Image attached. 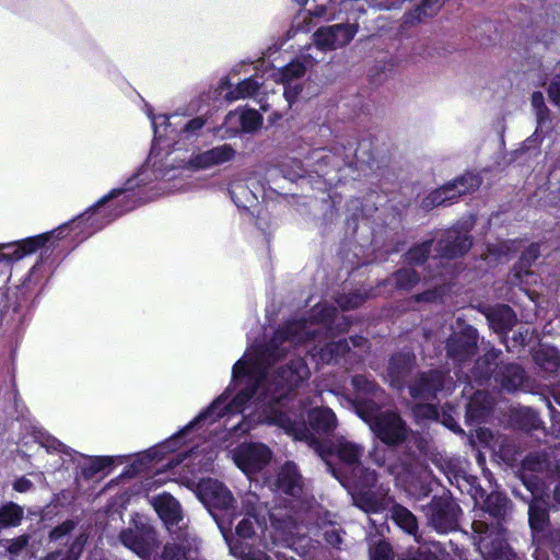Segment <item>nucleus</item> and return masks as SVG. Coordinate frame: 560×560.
<instances>
[{"mask_svg": "<svg viewBox=\"0 0 560 560\" xmlns=\"http://www.w3.org/2000/svg\"><path fill=\"white\" fill-rule=\"evenodd\" d=\"M350 326L347 316L335 307L317 304L310 318H293L279 327L266 345L250 346L232 368V377L225 390L202 410L191 423L213 424L224 420L230 431L246 434L258 424L277 425L294 440L305 442L326 463L332 476L343 483L338 471L326 459L316 434L328 435L338 425L335 412L328 407L308 411V424L303 408L295 409L292 392L305 383L310 368L301 357H311L316 365L337 363L346 355L360 357L368 340L351 337L353 350L340 339Z\"/></svg>", "mask_w": 560, "mask_h": 560, "instance_id": "obj_1", "label": "nucleus"}, {"mask_svg": "<svg viewBox=\"0 0 560 560\" xmlns=\"http://www.w3.org/2000/svg\"><path fill=\"white\" fill-rule=\"evenodd\" d=\"M196 419L197 417L164 442L138 453L125 468L122 476L133 477L167 460L162 466L165 470L156 468L155 481L164 482L161 475L168 471L171 476L167 479L194 490L213 518L214 514L225 518L235 514L236 506L231 491L217 479L206 478L196 482V477L212 466L218 455L219 442L225 443L229 438L243 434L226 429L225 419H215L213 424L206 422L190 427Z\"/></svg>", "mask_w": 560, "mask_h": 560, "instance_id": "obj_2", "label": "nucleus"}, {"mask_svg": "<svg viewBox=\"0 0 560 560\" xmlns=\"http://www.w3.org/2000/svg\"><path fill=\"white\" fill-rule=\"evenodd\" d=\"M154 133L150 154L141 167L120 186L116 187L127 208H137L162 194L184 192L191 188V182L183 178L177 163L168 129L173 128L178 113L155 115L147 109Z\"/></svg>", "mask_w": 560, "mask_h": 560, "instance_id": "obj_3", "label": "nucleus"}, {"mask_svg": "<svg viewBox=\"0 0 560 560\" xmlns=\"http://www.w3.org/2000/svg\"><path fill=\"white\" fill-rule=\"evenodd\" d=\"M154 133L150 154L141 167L120 186L116 187L127 208H137L162 194L184 192L191 188V182L183 178L177 163L168 129L173 128L178 113L155 115L147 109Z\"/></svg>", "mask_w": 560, "mask_h": 560, "instance_id": "obj_4", "label": "nucleus"}, {"mask_svg": "<svg viewBox=\"0 0 560 560\" xmlns=\"http://www.w3.org/2000/svg\"><path fill=\"white\" fill-rule=\"evenodd\" d=\"M363 447L360 444L351 442L341 436L336 440L331 450L325 451L326 459L330 463L329 456L335 454L340 462L350 469V479L352 482L349 493L353 505L369 515L370 523L375 527L378 534L383 533L385 516L383 513L393 503V499L384 493L377 495L372 488L377 481V475L374 470L364 468L360 462L363 455Z\"/></svg>", "mask_w": 560, "mask_h": 560, "instance_id": "obj_5", "label": "nucleus"}, {"mask_svg": "<svg viewBox=\"0 0 560 560\" xmlns=\"http://www.w3.org/2000/svg\"><path fill=\"white\" fill-rule=\"evenodd\" d=\"M352 386L353 398L349 402L374 435L387 445L405 442L411 430L400 415L395 411H381L386 404L385 392L365 375L353 376Z\"/></svg>", "mask_w": 560, "mask_h": 560, "instance_id": "obj_6", "label": "nucleus"}, {"mask_svg": "<svg viewBox=\"0 0 560 560\" xmlns=\"http://www.w3.org/2000/svg\"><path fill=\"white\" fill-rule=\"evenodd\" d=\"M358 32V23L322 26L313 34V43L305 46L295 59L283 69L273 70L276 80H281L287 85L284 95L289 106L301 92V85L296 81L304 77L306 70L324 60L325 52L347 46Z\"/></svg>", "mask_w": 560, "mask_h": 560, "instance_id": "obj_7", "label": "nucleus"}, {"mask_svg": "<svg viewBox=\"0 0 560 560\" xmlns=\"http://www.w3.org/2000/svg\"><path fill=\"white\" fill-rule=\"evenodd\" d=\"M174 121L176 125L168 129L170 140L177 153V163L183 178L187 179L189 172L209 170L234 159L236 151L231 144H221L205 151L198 148L207 122L205 117L198 116L184 120L178 114V118Z\"/></svg>", "mask_w": 560, "mask_h": 560, "instance_id": "obj_8", "label": "nucleus"}, {"mask_svg": "<svg viewBox=\"0 0 560 560\" xmlns=\"http://www.w3.org/2000/svg\"><path fill=\"white\" fill-rule=\"evenodd\" d=\"M242 510L232 516H219L214 514V521L225 540H234L250 547L262 546L268 549V542L265 537L267 529L265 512L267 508L260 502L258 495L254 492H246L241 499Z\"/></svg>", "mask_w": 560, "mask_h": 560, "instance_id": "obj_9", "label": "nucleus"}, {"mask_svg": "<svg viewBox=\"0 0 560 560\" xmlns=\"http://www.w3.org/2000/svg\"><path fill=\"white\" fill-rule=\"evenodd\" d=\"M509 509V500L501 493H491L487 497L483 509L475 512L471 524L474 530V545L483 560H512V552L505 544L500 522H488L489 517L499 518Z\"/></svg>", "mask_w": 560, "mask_h": 560, "instance_id": "obj_10", "label": "nucleus"}, {"mask_svg": "<svg viewBox=\"0 0 560 560\" xmlns=\"http://www.w3.org/2000/svg\"><path fill=\"white\" fill-rule=\"evenodd\" d=\"M127 207L128 205L124 202L119 190L113 188L86 211L52 230L54 233L50 235V240L69 236L71 243H81L120 215L132 210V208Z\"/></svg>", "mask_w": 560, "mask_h": 560, "instance_id": "obj_11", "label": "nucleus"}, {"mask_svg": "<svg viewBox=\"0 0 560 560\" xmlns=\"http://www.w3.org/2000/svg\"><path fill=\"white\" fill-rule=\"evenodd\" d=\"M32 440L34 443L38 444L42 448H44L47 453H57L59 454V459L55 460L51 465V468H58L65 466L67 463H72L77 470V478L81 477L85 480L93 479L98 474L105 472L106 469L110 468L115 464H124L129 456L127 455H118V456H89L82 453H79L63 443H61L56 438L49 435L46 431L40 428L32 427V432L30 436H24L22 439V444L27 445Z\"/></svg>", "mask_w": 560, "mask_h": 560, "instance_id": "obj_12", "label": "nucleus"}, {"mask_svg": "<svg viewBox=\"0 0 560 560\" xmlns=\"http://www.w3.org/2000/svg\"><path fill=\"white\" fill-rule=\"evenodd\" d=\"M550 470L546 455L541 453H532L525 457L521 468V479L529 498L523 497L517 490L513 493L528 502V522L534 534L542 532L549 521L547 483L542 476Z\"/></svg>", "mask_w": 560, "mask_h": 560, "instance_id": "obj_13", "label": "nucleus"}, {"mask_svg": "<svg viewBox=\"0 0 560 560\" xmlns=\"http://www.w3.org/2000/svg\"><path fill=\"white\" fill-rule=\"evenodd\" d=\"M151 504L163 521L173 542L164 547L163 560L192 559L197 550L196 538L190 536L184 518L182 505L172 494L160 493L151 499Z\"/></svg>", "mask_w": 560, "mask_h": 560, "instance_id": "obj_14", "label": "nucleus"}, {"mask_svg": "<svg viewBox=\"0 0 560 560\" xmlns=\"http://www.w3.org/2000/svg\"><path fill=\"white\" fill-rule=\"evenodd\" d=\"M497 354L491 351L478 359L474 370V377L479 381H488L493 374L495 383L500 384L501 388L506 392H515L521 389L524 380V370L514 363L498 366L494 363Z\"/></svg>", "mask_w": 560, "mask_h": 560, "instance_id": "obj_15", "label": "nucleus"}, {"mask_svg": "<svg viewBox=\"0 0 560 560\" xmlns=\"http://www.w3.org/2000/svg\"><path fill=\"white\" fill-rule=\"evenodd\" d=\"M471 240L468 235V229L454 226L446 230L436 243L438 255L430 258V266H441L442 269L430 276L431 280L436 277L443 278V284L447 280L448 270L444 267V259H452L463 256L471 247Z\"/></svg>", "mask_w": 560, "mask_h": 560, "instance_id": "obj_16", "label": "nucleus"}, {"mask_svg": "<svg viewBox=\"0 0 560 560\" xmlns=\"http://www.w3.org/2000/svg\"><path fill=\"white\" fill-rule=\"evenodd\" d=\"M292 511L293 508L290 511L283 509L268 511L271 523L269 535L273 544L293 548L304 537L303 522L298 521L301 516L298 512H294L295 516H293Z\"/></svg>", "mask_w": 560, "mask_h": 560, "instance_id": "obj_17", "label": "nucleus"}, {"mask_svg": "<svg viewBox=\"0 0 560 560\" xmlns=\"http://www.w3.org/2000/svg\"><path fill=\"white\" fill-rule=\"evenodd\" d=\"M313 159L316 161L315 172L320 176H327L326 167L340 171L343 166L361 168L363 164L369 163L360 150H353L352 145L347 148H336L334 151L326 149H317L313 152Z\"/></svg>", "mask_w": 560, "mask_h": 560, "instance_id": "obj_18", "label": "nucleus"}, {"mask_svg": "<svg viewBox=\"0 0 560 560\" xmlns=\"http://www.w3.org/2000/svg\"><path fill=\"white\" fill-rule=\"evenodd\" d=\"M481 185V178L475 173H466L451 183L433 190L423 200L425 210L436 206L453 203L462 195L474 191Z\"/></svg>", "mask_w": 560, "mask_h": 560, "instance_id": "obj_19", "label": "nucleus"}, {"mask_svg": "<svg viewBox=\"0 0 560 560\" xmlns=\"http://www.w3.org/2000/svg\"><path fill=\"white\" fill-rule=\"evenodd\" d=\"M119 539L125 547L142 559H149L158 546L154 528L142 521H135L132 526L121 530Z\"/></svg>", "mask_w": 560, "mask_h": 560, "instance_id": "obj_20", "label": "nucleus"}, {"mask_svg": "<svg viewBox=\"0 0 560 560\" xmlns=\"http://www.w3.org/2000/svg\"><path fill=\"white\" fill-rule=\"evenodd\" d=\"M271 451L261 443H244L233 451L235 465L247 476L260 471L271 460Z\"/></svg>", "mask_w": 560, "mask_h": 560, "instance_id": "obj_21", "label": "nucleus"}, {"mask_svg": "<svg viewBox=\"0 0 560 560\" xmlns=\"http://www.w3.org/2000/svg\"><path fill=\"white\" fill-rule=\"evenodd\" d=\"M455 383L451 376H445L440 371H430L421 373L409 386L412 398L422 400H432L438 392L452 393Z\"/></svg>", "mask_w": 560, "mask_h": 560, "instance_id": "obj_22", "label": "nucleus"}, {"mask_svg": "<svg viewBox=\"0 0 560 560\" xmlns=\"http://www.w3.org/2000/svg\"><path fill=\"white\" fill-rule=\"evenodd\" d=\"M458 505L448 498H434L429 504V524L439 533H448L457 526Z\"/></svg>", "mask_w": 560, "mask_h": 560, "instance_id": "obj_23", "label": "nucleus"}, {"mask_svg": "<svg viewBox=\"0 0 560 560\" xmlns=\"http://www.w3.org/2000/svg\"><path fill=\"white\" fill-rule=\"evenodd\" d=\"M477 348V330L468 326L459 334L452 335L446 343L448 358L458 364L470 360Z\"/></svg>", "mask_w": 560, "mask_h": 560, "instance_id": "obj_24", "label": "nucleus"}, {"mask_svg": "<svg viewBox=\"0 0 560 560\" xmlns=\"http://www.w3.org/2000/svg\"><path fill=\"white\" fill-rule=\"evenodd\" d=\"M265 191L255 177L235 178L230 186V195L235 206L240 209L250 210L258 203V195Z\"/></svg>", "mask_w": 560, "mask_h": 560, "instance_id": "obj_25", "label": "nucleus"}, {"mask_svg": "<svg viewBox=\"0 0 560 560\" xmlns=\"http://www.w3.org/2000/svg\"><path fill=\"white\" fill-rule=\"evenodd\" d=\"M305 8V18H314L323 22L343 20L346 0H294Z\"/></svg>", "mask_w": 560, "mask_h": 560, "instance_id": "obj_26", "label": "nucleus"}, {"mask_svg": "<svg viewBox=\"0 0 560 560\" xmlns=\"http://www.w3.org/2000/svg\"><path fill=\"white\" fill-rule=\"evenodd\" d=\"M52 233L54 232H46L19 242L3 244L0 248V262L16 261L24 258L26 255L35 253L38 248L43 247L50 241V235Z\"/></svg>", "mask_w": 560, "mask_h": 560, "instance_id": "obj_27", "label": "nucleus"}, {"mask_svg": "<svg viewBox=\"0 0 560 560\" xmlns=\"http://www.w3.org/2000/svg\"><path fill=\"white\" fill-rule=\"evenodd\" d=\"M539 253V246L537 244H530L523 252L520 262L515 266L509 279L511 284L520 287L527 293V287L537 282L538 276L528 270V267L538 258Z\"/></svg>", "mask_w": 560, "mask_h": 560, "instance_id": "obj_28", "label": "nucleus"}, {"mask_svg": "<svg viewBox=\"0 0 560 560\" xmlns=\"http://www.w3.org/2000/svg\"><path fill=\"white\" fill-rule=\"evenodd\" d=\"M278 69L279 68L275 67L266 68L261 75L256 72L254 75L243 80L233 90L226 93V100L233 102L246 97H258L260 95V89L265 84V82L261 81L262 77L265 75H267V78H272L275 82L281 83L284 91L287 85L281 80H276V78L272 75L273 70ZM283 96L285 97L284 94Z\"/></svg>", "mask_w": 560, "mask_h": 560, "instance_id": "obj_29", "label": "nucleus"}, {"mask_svg": "<svg viewBox=\"0 0 560 560\" xmlns=\"http://www.w3.org/2000/svg\"><path fill=\"white\" fill-rule=\"evenodd\" d=\"M262 124L260 114L255 109H244L230 112L224 120V126L229 131V137L236 135L240 130L253 132Z\"/></svg>", "mask_w": 560, "mask_h": 560, "instance_id": "obj_30", "label": "nucleus"}, {"mask_svg": "<svg viewBox=\"0 0 560 560\" xmlns=\"http://www.w3.org/2000/svg\"><path fill=\"white\" fill-rule=\"evenodd\" d=\"M276 489L278 492L287 494L292 499H300L303 494L302 476L295 464L285 463L277 477Z\"/></svg>", "mask_w": 560, "mask_h": 560, "instance_id": "obj_31", "label": "nucleus"}, {"mask_svg": "<svg viewBox=\"0 0 560 560\" xmlns=\"http://www.w3.org/2000/svg\"><path fill=\"white\" fill-rule=\"evenodd\" d=\"M438 546L422 545L418 548L416 553H410L407 558L401 560H440L438 553ZM371 560H393L392 549L385 541H378L375 546L370 548Z\"/></svg>", "mask_w": 560, "mask_h": 560, "instance_id": "obj_32", "label": "nucleus"}, {"mask_svg": "<svg viewBox=\"0 0 560 560\" xmlns=\"http://www.w3.org/2000/svg\"><path fill=\"white\" fill-rule=\"evenodd\" d=\"M415 362V355L410 352H401L392 357L388 365L387 377L394 388L400 389L406 383Z\"/></svg>", "mask_w": 560, "mask_h": 560, "instance_id": "obj_33", "label": "nucleus"}, {"mask_svg": "<svg viewBox=\"0 0 560 560\" xmlns=\"http://www.w3.org/2000/svg\"><path fill=\"white\" fill-rule=\"evenodd\" d=\"M489 326L499 335H505L516 323L514 311L508 305H497L494 307H483Z\"/></svg>", "mask_w": 560, "mask_h": 560, "instance_id": "obj_34", "label": "nucleus"}, {"mask_svg": "<svg viewBox=\"0 0 560 560\" xmlns=\"http://www.w3.org/2000/svg\"><path fill=\"white\" fill-rule=\"evenodd\" d=\"M493 406V398L485 390H477L470 398L467 410L466 419L471 423L481 422L486 416L489 415Z\"/></svg>", "mask_w": 560, "mask_h": 560, "instance_id": "obj_35", "label": "nucleus"}, {"mask_svg": "<svg viewBox=\"0 0 560 560\" xmlns=\"http://www.w3.org/2000/svg\"><path fill=\"white\" fill-rule=\"evenodd\" d=\"M444 1L445 0H422V2L404 14L402 24L406 26H415L424 19L433 16L438 13Z\"/></svg>", "mask_w": 560, "mask_h": 560, "instance_id": "obj_36", "label": "nucleus"}, {"mask_svg": "<svg viewBox=\"0 0 560 560\" xmlns=\"http://www.w3.org/2000/svg\"><path fill=\"white\" fill-rule=\"evenodd\" d=\"M389 512L390 517L395 524L399 526L405 533L413 536L415 539L419 541L417 536L418 522L416 516L408 509L399 504H394Z\"/></svg>", "mask_w": 560, "mask_h": 560, "instance_id": "obj_37", "label": "nucleus"}, {"mask_svg": "<svg viewBox=\"0 0 560 560\" xmlns=\"http://www.w3.org/2000/svg\"><path fill=\"white\" fill-rule=\"evenodd\" d=\"M535 360L540 369L550 376H560V353L556 348H540L535 354Z\"/></svg>", "mask_w": 560, "mask_h": 560, "instance_id": "obj_38", "label": "nucleus"}, {"mask_svg": "<svg viewBox=\"0 0 560 560\" xmlns=\"http://www.w3.org/2000/svg\"><path fill=\"white\" fill-rule=\"evenodd\" d=\"M371 457L380 468L385 467L388 474L395 477L396 482L405 488L416 478L412 468L404 464H388L385 466V459L378 457L376 453L371 454Z\"/></svg>", "mask_w": 560, "mask_h": 560, "instance_id": "obj_39", "label": "nucleus"}, {"mask_svg": "<svg viewBox=\"0 0 560 560\" xmlns=\"http://www.w3.org/2000/svg\"><path fill=\"white\" fill-rule=\"evenodd\" d=\"M520 244L521 243L518 241H500L495 244L488 245L485 259L488 260L489 262L508 261L510 259L511 254L517 250Z\"/></svg>", "mask_w": 560, "mask_h": 560, "instance_id": "obj_40", "label": "nucleus"}, {"mask_svg": "<svg viewBox=\"0 0 560 560\" xmlns=\"http://www.w3.org/2000/svg\"><path fill=\"white\" fill-rule=\"evenodd\" d=\"M335 515L329 512H324L323 515L319 516L318 526L324 530V537L326 541L332 547H339L342 542L341 538V528L334 521Z\"/></svg>", "mask_w": 560, "mask_h": 560, "instance_id": "obj_41", "label": "nucleus"}, {"mask_svg": "<svg viewBox=\"0 0 560 560\" xmlns=\"http://www.w3.org/2000/svg\"><path fill=\"white\" fill-rule=\"evenodd\" d=\"M24 510L16 503L9 502L0 508V529L20 525Z\"/></svg>", "mask_w": 560, "mask_h": 560, "instance_id": "obj_42", "label": "nucleus"}, {"mask_svg": "<svg viewBox=\"0 0 560 560\" xmlns=\"http://www.w3.org/2000/svg\"><path fill=\"white\" fill-rule=\"evenodd\" d=\"M515 422L525 431L537 430L541 425L538 413L529 407H520L514 412Z\"/></svg>", "mask_w": 560, "mask_h": 560, "instance_id": "obj_43", "label": "nucleus"}, {"mask_svg": "<svg viewBox=\"0 0 560 560\" xmlns=\"http://www.w3.org/2000/svg\"><path fill=\"white\" fill-rule=\"evenodd\" d=\"M230 553L242 560H271L265 552L255 550V547L229 540Z\"/></svg>", "mask_w": 560, "mask_h": 560, "instance_id": "obj_44", "label": "nucleus"}, {"mask_svg": "<svg viewBox=\"0 0 560 560\" xmlns=\"http://www.w3.org/2000/svg\"><path fill=\"white\" fill-rule=\"evenodd\" d=\"M369 296L366 290H355L348 294H341L336 299L338 306L342 311L353 310L360 306Z\"/></svg>", "mask_w": 560, "mask_h": 560, "instance_id": "obj_45", "label": "nucleus"}, {"mask_svg": "<svg viewBox=\"0 0 560 560\" xmlns=\"http://www.w3.org/2000/svg\"><path fill=\"white\" fill-rule=\"evenodd\" d=\"M343 19L346 23H358L362 15L370 9L365 0H346Z\"/></svg>", "mask_w": 560, "mask_h": 560, "instance_id": "obj_46", "label": "nucleus"}, {"mask_svg": "<svg viewBox=\"0 0 560 560\" xmlns=\"http://www.w3.org/2000/svg\"><path fill=\"white\" fill-rule=\"evenodd\" d=\"M392 279L396 287L401 290H409L419 282L417 272L410 268H401L393 275Z\"/></svg>", "mask_w": 560, "mask_h": 560, "instance_id": "obj_47", "label": "nucleus"}, {"mask_svg": "<svg viewBox=\"0 0 560 560\" xmlns=\"http://www.w3.org/2000/svg\"><path fill=\"white\" fill-rule=\"evenodd\" d=\"M433 241H425L420 245L412 247L406 255V261L410 265H421L427 258L432 247Z\"/></svg>", "mask_w": 560, "mask_h": 560, "instance_id": "obj_48", "label": "nucleus"}, {"mask_svg": "<svg viewBox=\"0 0 560 560\" xmlns=\"http://www.w3.org/2000/svg\"><path fill=\"white\" fill-rule=\"evenodd\" d=\"M85 538L83 535L79 536L66 555L60 551L51 552L47 556L46 560H77L82 551Z\"/></svg>", "mask_w": 560, "mask_h": 560, "instance_id": "obj_49", "label": "nucleus"}, {"mask_svg": "<svg viewBox=\"0 0 560 560\" xmlns=\"http://www.w3.org/2000/svg\"><path fill=\"white\" fill-rule=\"evenodd\" d=\"M290 163L292 165L282 163L279 171L282 173L284 178L289 179L290 182H295L298 178L304 175L305 168L303 163L296 159L291 160Z\"/></svg>", "mask_w": 560, "mask_h": 560, "instance_id": "obj_50", "label": "nucleus"}, {"mask_svg": "<svg viewBox=\"0 0 560 560\" xmlns=\"http://www.w3.org/2000/svg\"><path fill=\"white\" fill-rule=\"evenodd\" d=\"M75 527V522L72 520L65 521L59 526L55 527L50 534V540L57 541L67 536L69 533L73 530Z\"/></svg>", "mask_w": 560, "mask_h": 560, "instance_id": "obj_51", "label": "nucleus"}, {"mask_svg": "<svg viewBox=\"0 0 560 560\" xmlns=\"http://www.w3.org/2000/svg\"><path fill=\"white\" fill-rule=\"evenodd\" d=\"M28 544L26 536H20L18 538L7 541L5 548L11 555H19Z\"/></svg>", "mask_w": 560, "mask_h": 560, "instance_id": "obj_52", "label": "nucleus"}, {"mask_svg": "<svg viewBox=\"0 0 560 560\" xmlns=\"http://www.w3.org/2000/svg\"><path fill=\"white\" fill-rule=\"evenodd\" d=\"M549 101L556 105H560V75H556L548 86Z\"/></svg>", "mask_w": 560, "mask_h": 560, "instance_id": "obj_53", "label": "nucleus"}, {"mask_svg": "<svg viewBox=\"0 0 560 560\" xmlns=\"http://www.w3.org/2000/svg\"><path fill=\"white\" fill-rule=\"evenodd\" d=\"M444 291V287L436 283L434 290H427L422 294H419L417 301H436L442 298Z\"/></svg>", "mask_w": 560, "mask_h": 560, "instance_id": "obj_54", "label": "nucleus"}, {"mask_svg": "<svg viewBox=\"0 0 560 560\" xmlns=\"http://www.w3.org/2000/svg\"><path fill=\"white\" fill-rule=\"evenodd\" d=\"M549 409L552 434L560 436V412H557L549 400L546 401Z\"/></svg>", "mask_w": 560, "mask_h": 560, "instance_id": "obj_55", "label": "nucleus"}, {"mask_svg": "<svg viewBox=\"0 0 560 560\" xmlns=\"http://www.w3.org/2000/svg\"><path fill=\"white\" fill-rule=\"evenodd\" d=\"M532 105L536 109L539 120H541L542 113L546 110L544 95L541 92L533 93Z\"/></svg>", "mask_w": 560, "mask_h": 560, "instance_id": "obj_56", "label": "nucleus"}, {"mask_svg": "<svg viewBox=\"0 0 560 560\" xmlns=\"http://www.w3.org/2000/svg\"><path fill=\"white\" fill-rule=\"evenodd\" d=\"M33 488V483L30 479L21 477L13 483V489L18 492L24 493Z\"/></svg>", "mask_w": 560, "mask_h": 560, "instance_id": "obj_57", "label": "nucleus"}, {"mask_svg": "<svg viewBox=\"0 0 560 560\" xmlns=\"http://www.w3.org/2000/svg\"><path fill=\"white\" fill-rule=\"evenodd\" d=\"M422 410L427 417H435L436 416V410L432 405L420 406L419 410H417L416 412L419 413Z\"/></svg>", "mask_w": 560, "mask_h": 560, "instance_id": "obj_58", "label": "nucleus"}, {"mask_svg": "<svg viewBox=\"0 0 560 560\" xmlns=\"http://www.w3.org/2000/svg\"><path fill=\"white\" fill-rule=\"evenodd\" d=\"M444 423L453 432L463 433V430L460 429V427L453 419L450 418V419L445 420Z\"/></svg>", "mask_w": 560, "mask_h": 560, "instance_id": "obj_59", "label": "nucleus"}, {"mask_svg": "<svg viewBox=\"0 0 560 560\" xmlns=\"http://www.w3.org/2000/svg\"><path fill=\"white\" fill-rule=\"evenodd\" d=\"M558 483L553 489L555 501L560 505V471L557 472Z\"/></svg>", "mask_w": 560, "mask_h": 560, "instance_id": "obj_60", "label": "nucleus"}, {"mask_svg": "<svg viewBox=\"0 0 560 560\" xmlns=\"http://www.w3.org/2000/svg\"><path fill=\"white\" fill-rule=\"evenodd\" d=\"M295 28H296V30H293V28H292V30L288 31V33H287V37H288V38L293 37L296 31H303V32H307V31H310V27H303V26H301L299 23H296Z\"/></svg>", "mask_w": 560, "mask_h": 560, "instance_id": "obj_61", "label": "nucleus"}, {"mask_svg": "<svg viewBox=\"0 0 560 560\" xmlns=\"http://www.w3.org/2000/svg\"><path fill=\"white\" fill-rule=\"evenodd\" d=\"M551 393L555 401L560 406V387L553 388Z\"/></svg>", "mask_w": 560, "mask_h": 560, "instance_id": "obj_62", "label": "nucleus"}, {"mask_svg": "<svg viewBox=\"0 0 560 560\" xmlns=\"http://www.w3.org/2000/svg\"><path fill=\"white\" fill-rule=\"evenodd\" d=\"M278 560H295L292 557H289L285 552H277Z\"/></svg>", "mask_w": 560, "mask_h": 560, "instance_id": "obj_63", "label": "nucleus"}, {"mask_svg": "<svg viewBox=\"0 0 560 560\" xmlns=\"http://www.w3.org/2000/svg\"><path fill=\"white\" fill-rule=\"evenodd\" d=\"M258 103L260 104L261 110H264V112L268 110V108H269L268 105L266 103H264L261 98L258 100Z\"/></svg>", "mask_w": 560, "mask_h": 560, "instance_id": "obj_64", "label": "nucleus"}]
</instances>
